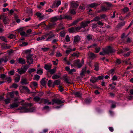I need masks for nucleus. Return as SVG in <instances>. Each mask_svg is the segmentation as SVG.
I'll list each match as a JSON object with an SVG mask.
<instances>
[{
  "mask_svg": "<svg viewBox=\"0 0 133 133\" xmlns=\"http://www.w3.org/2000/svg\"><path fill=\"white\" fill-rule=\"evenodd\" d=\"M24 102V100H23L21 102H18L17 103H13L10 104V108H14L16 107L19 105L18 103H22L21 105H24V106L18 108V110H21V112H26L33 111V110L32 109H27V108L33 105V104L31 103H27L24 104L23 103Z\"/></svg>",
  "mask_w": 133,
  "mask_h": 133,
  "instance_id": "f257e3e1",
  "label": "nucleus"
},
{
  "mask_svg": "<svg viewBox=\"0 0 133 133\" xmlns=\"http://www.w3.org/2000/svg\"><path fill=\"white\" fill-rule=\"evenodd\" d=\"M54 35L52 32H50L49 33H46L45 35L41 37H38L36 39L37 41H42L45 39V38H47L46 39V41H49L51 40V38L54 37Z\"/></svg>",
  "mask_w": 133,
  "mask_h": 133,
  "instance_id": "f03ea898",
  "label": "nucleus"
},
{
  "mask_svg": "<svg viewBox=\"0 0 133 133\" xmlns=\"http://www.w3.org/2000/svg\"><path fill=\"white\" fill-rule=\"evenodd\" d=\"M25 53L28 54L26 57L27 63L30 64L32 63L33 62L32 56V54H29L31 52L30 49H28L25 51Z\"/></svg>",
  "mask_w": 133,
  "mask_h": 133,
  "instance_id": "7ed1b4c3",
  "label": "nucleus"
},
{
  "mask_svg": "<svg viewBox=\"0 0 133 133\" xmlns=\"http://www.w3.org/2000/svg\"><path fill=\"white\" fill-rule=\"evenodd\" d=\"M103 52H100L99 54L101 55H104L106 54H108L113 52L110 46L103 49Z\"/></svg>",
  "mask_w": 133,
  "mask_h": 133,
  "instance_id": "20e7f679",
  "label": "nucleus"
},
{
  "mask_svg": "<svg viewBox=\"0 0 133 133\" xmlns=\"http://www.w3.org/2000/svg\"><path fill=\"white\" fill-rule=\"evenodd\" d=\"M65 101L64 100L62 101L57 99H54L52 101V104L53 105L55 103L57 104H59L64 103Z\"/></svg>",
  "mask_w": 133,
  "mask_h": 133,
  "instance_id": "39448f33",
  "label": "nucleus"
},
{
  "mask_svg": "<svg viewBox=\"0 0 133 133\" xmlns=\"http://www.w3.org/2000/svg\"><path fill=\"white\" fill-rule=\"evenodd\" d=\"M61 4V1L59 0H56L53 3L52 5L51 6L52 8H55L56 7H58Z\"/></svg>",
  "mask_w": 133,
  "mask_h": 133,
  "instance_id": "423d86ee",
  "label": "nucleus"
},
{
  "mask_svg": "<svg viewBox=\"0 0 133 133\" xmlns=\"http://www.w3.org/2000/svg\"><path fill=\"white\" fill-rule=\"evenodd\" d=\"M79 5V3L78 2L72 1L71 3V5L72 8H76Z\"/></svg>",
  "mask_w": 133,
  "mask_h": 133,
  "instance_id": "0eeeda50",
  "label": "nucleus"
},
{
  "mask_svg": "<svg viewBox=\"0 0 133 133\" xmlns=\"http://www.w3.org/2000/svg\"><path fill=\"white\" fill-rule=\"evenodd\" d=\"M41 103H44V104L47 103L48 105L52 104V102H49V100L47 99H42Z\"/></svg>",
  "mask_w": 133,
  "mask_h": 133,
  "instance_id": "6e6552de",
  "label": "nucleus"
},
{
  "mask_svg": "<svg viewBox=\"0 0 133 133\" xmlns=\"http://www.w3.org/2000/svg\"><path fill=\"white\" fill-rule=\"evenodd\" d=\"M88 57L90 59H92L96 57V55L93 53L89 52L88 54Z\"/></svg>",
  "mask_w": 133,
  "mask_h": 133,
  "instance_id": "1a4fd4ad",
  "label": "nucleus"
},
{
  "mask_svg": "<svg viewBox=\"0 0 133 133\" xmlns=\"http://www.w3.org/2000/svg\"><path fill=\"white\" fill-rule=\"evenodd\" d=\"M90 22V21H87L85 22H82L81 23V26L82 28H85L88 26V24Z\"/></svg>",
  "mask_w": 133,
  "mask_h": 133,
  "instance_id": "9d476101",
  "label": "nucleus"
},
{
  "mask_svg": "<svg viewBox=\"0 0 133 133\" xmlns=\"http://www.w3.org/2000/svg\"><path fill=\"white\" fill-rule=\"evenodd\" d=\"M34 100L35 102L38 103H41V100L42 99H41L39 97L36 96L34 97Z\"/></svg>",
  "mask_w": 133,
  "mask_h": 133,
  "instance_id": "9b49d317",
  "label": "nucleus"
},
{
  "mask_svg": "<svg viewBox=\"0 0 133 133\" xmlns=\"http://www.w3.org/2000/svg\"><path fill=\"white\" fill-rule=\"evenodd\" d=\"M62 19L61 18H60L59 16L54 17L51 19V21L52 22H54L58 19Z\"/></svg>",
  "mask_w": 133,
  "mask_h": 133,
  "instance_id": "f8f14e48",
  "label": "nucleus"
},
{
  "mask_svg": "<svg viewBox=\"0 0 133 133\" xmlns=\"http://www.w3.org/2000/svg\"><path fill=\"white\" fill-rule=\"evenodd\" d=\"M17 70L18 73L20 74H22L26 72V70L23 69L22 68L18 69Z\"/></svg>",
  "mask_w": 133,
  "mask_h": 133,
  "instance_id": "ddd939ff",
  "label": "nucleus"
},
{
  "mask_svg": "<svg viewBox=\"0 0 133 133\" xmlns=\"http://www.w3.org/2000/svg\"><path fill=\"white\" fill-rule=\"evenodd\" d=\"M52 65L51 64H45L44 66V68L46 70L49 71L51 68Z\"/></svg>",
  "mask_w": 133,
  "mask_h": 133,
  "instance_id": "4468645a",
  "label": "nucleus"
},
{
  "mask_svg": "<svg viewBox=\"0 0 133 133\" xmlns=\"http://www.w3.org/2000/svg\"><path fill=\"white\" fill-rule=\"evenodd\" d=\"M38 84L36 82H32L30 85V87L31 88H32L33 87H37Z\"/></svg>",
  "mask_w": 133,
  "mask_h": 133,
  "instance_id": "2eb2a0df",
  "label": "nucleus"
},
{
  "mask_svg": "<svg viewBox=\"0 0 133 133\" xmlns=\"http://www.w3.org/2000/svg\"><path fill=\"white\" fill-rule=\"evenodd\" d=\"M19 63L21 64H24L25 63V60L22 58H20L18 59Z\"/></svg>",
  "mask_w": 133,
  "mask_h": 133,
  "instance_id": "dca6fc26",
  "label": "nucleus"
},
{
  "mask_svg": "<svg viewBox=\"0 0 133 133\" xmlns=\"http://www.w3.org/2000/svg\"><path fill=\"white\" fill-rule=\"evenodd\" d=\"M1 17L3 18V21L4 23L5 24H6L8 20L6 16L4 15H1Z\"/></svg>",
  "mask_w": 133,
  "mask_h": 133,
  "instance_id": "f3484780",
  "label": "nucleus"
},
{
  "mask_svg": "<svg viewBox=\"0 0 133 133\" xmlns=\"http://www.w3.org/2000/svg\"><path fill=\"white\" fill-rule=\"evenodd\" d=\"M82 20V18H78L76 20H75L72 23V25H76L77 23L80 21H81Z\"/></svg>",
  "mask_w": 133,
  "mask_h": 133,
  "instance_id": "a211bd4d",
  "label": "nucleus"
},
{
  "mask_svg": "<svg viewBox=\"0 0 133 133\" xmlns=\"http://www.w3.org/2000/svg\"><path fill=\"white\" fill-rule=\"evenodd\" d=\"M23 28H20L18 30V31L19 32L20 34L22 36H25L26 34L25 32L22 31Z\"/></svg>",
  "mask_w": 133,
  "mask_h": 133,
  "instance_id": "6ab92c4d",
  "label": "nucleus"
},
{
  "mask_svg": "<svg viewBox=\"0 0 133 133\" xmlns=\"http://www.w3.org/2000/svg\"><path fill=\"white\" fill-rule=\"evenodd\" d=\"M80 39L79 37L78 36L75 37L74 42L75 43L78 42Z\"/></svg>",
  "mask_w": 133,
  "mask_h": 133,
  "instance_id": "aec40b11",
  "label": "nucleus"
},
{
  "mask_svg": "<svg viewBox=\"0 0 133 133\" xmlns=\"http://www.w3.org/2000/svg\"><path fill=\"white\" fill-rule=\"evenodd\" d=\"M41 83L43 86L45 85L46 83V79L45 78L42 79L41 81Z\"/></svg>",
  "mask_w": 133,
  "mask_h": 133,
  "instance_id": "412c9836",
  "label": "nucleus"
},
{
  "mask_svg": "<svg viewBox=\"0 0 133 133\" xmlns=\"http://www.w3.org/2000/svg\"><path fill=\"white\" fill-rule=\"evenodd\" d=\"M8 61V59L6 57H5L4 58H1L0 59V63L3 61L5 62H6Z\"/></svg>",
  "mask_w": 133,
  "mask_h": 133,
  "instance_id": "4be33fe9",
  "label": "nucleus"
},
{
  "mask_svg": "<svg viewBox=\"0 0 133 133\" xmlns=\"http://www.w3.org/2000/svg\"><path fill=\"white\" fill-rule=\"evenodd\" d=\"M97 24H93L92 25V28L93 31L96 32H98V31H96L95 30V29L97 27Z\"/></svg>",
  "mask_w": 133,
  "mask_h": 133,
  "instance_id": "5701e85b",
  "label": "nucleus"
},
{
  "mask_svg": "<svg viewBox=\"0 0 133 133\" xmlns=\"http://www.w3.org/2000/svg\"><path fill=\"white\" fill-rule=\"evenodd\" d=\"M95 69L96 71H98L99 70V65L98 63H96L94 64Z\"/></svg>",
  "mask_w": 133,
  "mask_h": 133,
  "instance_id": "b1692460",
  "label": "nucleus"
},
{
  "mask_svg": "<svg viewBox=\"0 0 133 133\" xmlns=\"http://www.w3.org/2000/svg\"><path fill=\"white\" fill-rule=\"evenodd\" d=\"M98 4L96 3H92L88 5L89 7L91 8H93L96 6L98 5Z\"/></svg>",
  "mask_w": 133,
  "mask_h": 133,
  "instance_id": "393cba45",
  "label": "nucleus"
},
{
  "mask_svg": "<svg viewBox=\"0 0 133 133\" xmlns=\"http://www.w3.org/2000/svg\"><path fill=\"white\" fill-rule=\"evenodd\" d=\"M37 73L39 75H41L43 73V70L41 68L38 69H37Z\"/></svg>",
  "mask_w": 133,
  "mask_h": 133,
  "instance_id": "a878e982",
  "label": "nucleus"
},
{
  "mask_svg": "<svg viewBox=\"0 0 133 133\" xmlns=\"http://www.w3.org/2000/svg\"><path fill=\"white\" fill-rule=\"evenodd\" d=\"M97 80V78L92 77L91 78V79H90V81L92 83H94L96 82Z\"/></svg>",
  "mask_w": 133,
  "mask_h": 133,
  "instance_id": "bb28decb",
  "label": "nucleus"
},
{
  "mask_svg": "<svg viewBox=\"0 0 133 133\" xmlns=\"http://www.w3.org/2000/svg\"><path fill=\"white\" fill-rule=\"evenodd\" d=\"M21 83L22 84H27L28 83V82H27L26 79L25 78L22 79L21 80Z\"/></svg>",
  "mask_w": 133,
  "mask_h": 133,
  "instance_id": "cd10ccee",
  "label": "nucleus"
},
{
  "mask_svg": "<svg viewBox=\"0 0 133 133\" xmlns=\"http://www.w3.org/2000/svg\"><path fill=\"white\" fill-rule=\"evenodd\" d=\"M70 13L73 15H75L76 13V12L75 11V10L72 9H70L69 10Z\"/></svg>",
  "mask_w": 133,
  "mask_h": 133,
  "instance_id": "c85d7f7f",
  "label": "nucleus"
},
{
  "mask_svg": "<svg viewBox=\"0 0 133 133\" xmlns=\"http://www.w3.org/2000/svg\"><path fill=\"white\" fill-rule=\"evenodd\" d=\"M79 55V53H74L71 54V56L73 57H78Z\"/></svg>",
  "mask_w": 133,
  "mask_h": 133,
  "instance_id": "c756f323",
  "label": "nucleus"
},
{
  "mask_svg": "<svg viewBox=\"0 0 133 133\" xmlns=\"http://www.w3.org/2000/svg\"><path fill=\"white\" fill-rule=\"evenodd\" d=\"M0 39L5 42H7L6 38L4 36H0Z\"/></svg>",
  "mask_w": 133,
  "mask_h": 133,
  "instance_id": "7c9ffc66",
  "label": "nucleus"
},
{
  "mask_svg": "<svg viewBox=\"0 0 133 133\" xmlns=\"http://www.w3.org/2000/svg\"><path fill=\"white\" fill-rule=\"evenodd\" d=\"M36 15L40 18H42L43 16L41 13L37 12L36 14Z\"/></svg>",
  "mask_w": 133,
  "mask_h": 133,
  "instance_id": "2f4dec72",
  "label": "nucleus"
},
{
  "mask_svg": "<svg viewBox=\"0 0 133 133\" xmlns=\"http://www.w3.org/2000/svg\"><path fill=\"white\" fill-rule=\"evenodd\" d=\"M74 94L76 95L77 97H80L81 95V94L80 92H74Z\"/></svg>",
  "mask_w": 133,
  "mask_h": 133,
  "instance_id": "473e14b6",
  "label": "nucleus"
},
{
  "mask_svg": "<svg viewBox=\"0 0 133 133\" xmlns=\"http://www.w3.org/2000/svg\"><path fill=\"white\" fill-rule=\"evenodd\" d=\"M68 31L70 32H74L75 31V28L72 27L69 29Z\"/></svg>",
  "mask_w": 133,
  "mask_h": 133,
  "instance_id": "72a5a7b5",
  "label": "nucleus"
},
{
  "mask_svg": "<svg viewBox=\"0 0 133 133\" xmlns=\"http://www.w3.org/2000/svg\"><path fill=\"white\" fill-rule=\"evenodd\" d=\"M56 68H54L53 69L50 70L49 72H50L51 74H53L56 71Z\"/></svg>",
  "mask_w": 133,
  "mask_h": 133,
  "instance_id": "f704fd0d",
  "label": "nucleus"
},
{
  "mask_svg": "<svg viewBox=\"0 0 133 133\" xmlns=\"http://www.w3.org/2000/svg\"><path fill=\"white\" fill-rule=\"evenodd\" d=\"M59 77V76L58 75H55L52 76L53 79H55L58 78Z\"/></svg>",
  "mask_w": 133,
  "mask_h": 133,
  "instance_id": "c9c22d12",
  "label": "nucleus"
},
{
  "mask_svg": "<svg viewBox=\"0 0 133 133\" xmlns=\"http://www.w3.org/2000/svg\"><path fill=\"white\" fill-rule=\"evenodd\" d=\"M129 8L127 7H124L123 9V11L124 12L126 13L129 11Z\"/></svg>",
  "mask_w": 133,
  "mask_h": 133,
  "instance_id": "e433bc0d",
  "label": "nucleus"
},
{
  "mask_svg": "<svg viewBox=\"0 0 133 133\" xmlns=\"http://www.w3.org/2000/svg\"><path fill=\"white\" fill-rule=\"evenodd\" d=\"M76 70L75 69H72L70 70L69 71V73L70 74H72L73 72H75Z\"/></svg>",
  "mask_w": 133,
  "mask_h": 133,
  "instance_id": "4c0bfd02",
  "label": "nucleus"
},
{
  "mask_svg": "<svg viewBox=\"0 0 133 133\" xmlns=\"http://www.w3.org/2000/svg\"><path fill=\"white\" fill-rule=\"evenodd\" d=\"M35 71L36 69L35 68L31 69H30L28 71V72L29 73L31 74V73Z\"/></svg>",
  "mask_w": 133,
  "mask_h": 133,
  "instance_id": "58836bf2",
  "label": "nucleus"
},
{
  "mask_svg": "<svg viewBox=\"0 0 133 133\" xmlns=\"http://www.w3.org/2000/svg\"><path fill=\"white\" fill-rule=\"evenodd\" d=\"M5 79L6 80V81L8 83H9L11 81V79L10 77H7L5 78Z\"/></svg>",
  "mask_w": 133,
  "mask_h": 133,
  "instance_id": "ea45409f",
  "label": "nucleus"
},
{
  "mask_svg": "<svg viewBox=\"0 0 133 133\" xmlns=\"http://www.w3.org/2000/svg\"><path fill=\"white\" fill-rule=\"evenodd\" d=\"M4 101L5 103V104H7L10 103V99L9 98H6L5 99Z\"/></svg>",
  "mask_w": 133,
  "mask_h": 133,
  "instance_id": "a19ab883",
  "label": "nucleus"
},
{
  "mask_svg": "<svg viewBox=\"0 0 133 133\" xmlns=\"http://www.w3.org/2000/svg\"><path fill=\"white\" fill-rule=\"evenodd\" d=\"M8 94L10 95L11 98H13L14 97V92H9L8 93Z\"/></svg>",
  "mask_w": 133,
  "mask_h": 133,
  "instance_id": "79ce46f5",
  "label": "nucleus"
},
{
  "mask_svg": "<svg viewBox=\"0 0 133 133\" xmlns=\"http://www.w3.org/2000/svg\"><path fill=\"white\" fill-rule=\"evenodd\" d=\"M112 104L111 105V107L112 108H114L116 107V103L115 102L112 101Z\"/></svg>",
  "mask_w": 133,
  "mask_h": 133,
  "instance_id": "37998d69",
  "label": "nucleus"
},
{
  "mask_svg": "<svg viewBox=\"0 0 133 133\" xmlns=\"http://www.w3.org/2000/svg\"><path fill=\"white\" fill-rule=\"evenodd\" d=\"M101 19V18L99 16H97L95 17L94 19V21H98Z\"/></svg>",
  "mask_w": 133,
  "mask_h": 133,
  "instance_id": "c03bdc74",
  "label": "nucleus"
},
{
  "mask_svg": "<svg viewBox=\"0 0 133 133\" xmlns=\"http://www.w3.org/2000/svg\"><path fill=\"white\" fill-rule=\"evenodd\" d=\"M65 40L67 42H69L70 41V38L68 35H66Z\"/></svg>",
  "mask_w": 133,
  "mask_h": 133,
  "instance_id": "a18cd8bd",
  "label": "nucleus"
},
{
  "mask_svg": "<svg viewBox=\"0 0 133 133\" xmlns=\"http://www.w3.org/2000/svg\"><path fill=\"white\" fill-rule=\"evenodd\" d=\"M34 79L38 80L40 76L38 75H36L34 76Z\"/></svg>",
  "mask_w": 133,
  "mask_h": 133,
  "instance_id": "49530a36",
  "label": "nucleus"
},
{
  "mask_svg": "<svg viewBox=\"0 0 133 133\" xmlns=\"http://www.w3.org/2000/svg\"><path fill=\"white\" fill-rule=\"evenodd\" d=\"M15 36L13 34H11L8 37V38H10L11 39H13L15 37Z\"/></svg>",
  "mask_w": 133,
  "mask_h": 133,
  "instance_id": "de8ad7c7",
  "label": "nucleus"
},
{
  "mask_svg": "<svg viewBox=\"0 0 133 133\" xmlns=\"http://www.w3.org/2000/svg\"><path fill=\"white\" fill-rule=\"evenodd\" d=\"M60 83V81L59 80H57L55 81L54 82V84L55 85H58Z\"/></svg>",
  "mask_w": 133,
  "mask_h": 133,
  "instance_id": "09e8293b",
  "label": "nucleus"
},
{
  "mask_svg": "<svg viewBox=\"0 0 133 133\" xmlns=\"http://www.w3.org/2000/svg\"><path fill=\"white\" fill-rule=\"evenodd\" d=\"M65 33L64 31H62L60 33V35L62 37H64L65 36Z\"/></svg>",
  "mask_w": 133,
  "mask_h": 133,
  "instance_id": "8fccbe9b",
  "label": "nucleus"
},
{
  "mask_svg": "<svg viewBox=\"0 0 133 133\" xmlns=\"http://www.w3.org/2000/svg\"><path fill=\"white\" fill-rule=\"evenodd\" d=\"M64 18L67 19H68L71 20L72 19V17L69 15H66L65 16Z\"/></svg>",
  "mask_w": 133,
  "mask_h": 133,
  "instance_id": "3c124183",
  "label": "nucleus"
},
{
  "mask_svg": "<svg viewBox=\"0 0 133 133\" xmlns=\"http://www.w3.org/2000/svg\"><path fill=\"white\" fill-rule=\"evenodd\" d=\"M84 64V61H82V62L81 63H79L78 65H77L78 66V68H81L83 65Z\"/></svg>",
  "mask_w": 133,
  "mask_h": 133,
  "instance_id": "603ef678",
  "label": "nucleus"
},
{
  "mask_svg": "<svg viewBox=\"0 0 133 133\" xmlns=\"http://www.w3.org/2000/svg\"><path fill=\"white\" fill-rule=\"evenodd\" d=\"M101 17L102 18L104 19L105 20H106L107 19L106 15L104 14L101 15Z\"/></svg>",
  "mask_w": 133,
  "mask_h": 133,
  "instance_id": "864d4df0",
  "label": "nucleus"
},
{
  "mask_svg": "<svg viewBox=\"0 0 133 133\" xmlns=\"http://www.w3.org/2000/svg\"><path fill=\"white\" fill-rule=\"evenodd\" d=\"M20 79V77L18 76V77H16L15 79V82H18L19 81Z\"/></svg>",
  "mask_w": 133,
  "mask_h": 133,
  "instance_id": "5fc2aeb1",
  "label": "nucleus"
},
{
  "mask_svg": "<svg viewBox=\"0 0 133 133\" xmlns=\"http://www.w3.org/2000/svg\"><path fill=\"white\" fill-rule=\"evenodd\" d=\"M41 49L43 51L45 52L48 51L49 49V48H42Z\"/></svg>",
  "mask_w": 133,
  "mask_h": 133,
  "instance_id": "6e6d98bb",
  "label": "nucleus"
},
{
  "mask_svg": "<svg viewBox=\"0 0 133 133\" xmlns=\"http://www.w3.org/2000/svg\"><path fill=\"white\" fill-rule=\"evenodd\" d=\"M56 56L57 57H59L61 56L62 55L59 52H56Z\"/></svg>",
  "mask_w": 133,
  "mask_h": 133,
  "instance_id": "4d7b16f0",
  "label": "nucleus"
},
{
  "mask_svg": "<svg viewBox=\"0 0 133 133\" xmlns=\"http://www.w3.org/2000/svg\"><path fill=\"white\" fill-rule=\"evenodd\" d=\"M97 80H103L104 78V76H99L97 78Z\"/></svg>",
  "mask_w": 133,
  "mask_h": 133,
  "instance_id": "13d9d810",
  "label": "nucleus"
},
{
  "mask_svg": "<svg viewBox=\"0 0 133 133\" xmlns=\"http://www.w3.org/2000/svg\"><path fill=\"white\" fill-rule=\"evenodd\" d=\"M92 36L91 35H88L87 36V39L89 40L91 39L92 38Z\"/></svg>",
  "mask_w": 133,
  "mask_h": 133,
  "instance_id": "bf43d9fd",
  "label": "nucleus"
},
{
  "mask_svg": "<svg viewBox=\"0 0 133 133\" xmlns=\"http://www.w3.org/2000/svg\"><path fill=\"white\" fill-rule=\"evenodd\" d=\"M85 8V7L83 5H81L79 7V9H81L82 10H84Z\"/></svg>",
  "mask_w": 133,
  "mask_h": 133,
  "instance_id": "052dcab7",
  "label": "nucleus"
},
{
  "mask_svg": "<svg viewBox=\"0 0 133 133\" xmlns=\"http://www.w3.org/2000/svg\"><path fill=\"white\" fill-rule=\"evenodd\" d=\"M130 52H128L126 54H124V57H126L129 56L130 55Z\"/></svg>",
  "mask_w": 133,
  "mask_h": 133,
  "instance_id": "680f3d73",
  "label": "nucleus"
},
{
  "mask_svg": "<svg viewBox=\"0 0 133 133\" xmlns=\"http://www.w3.org/2000/svg\"><path fill=\"white\" fill-rule=\"evenodd\" d=\"M52 82L51 80H49L48 82V85L49 87H50L51 86Z\"/></svg>",
  "mask_w": 133,
  "mask_h": 133,
  "instance_id": "e2e57ef3",
  "label": "nucleus"
},
{
  "mask_svg": "<svg viewBox=\"0 0 133 133\" xmlns=\"http://www.w3.org/2000/svg\"><path fill=\"white\" fill-rule=\"evenodd\" d=\"M9 73L11 75H13L14 73V70H11L9 71Z\"/></svg>",
  "mask_w": 133,
  "mask_h": 133,
  "instance_id": "0e129e2a",
  "label": "nucleus"
},
{
  "mask_svg": "<svg viewBox=\"0 0 133 133\" xmlns=\"http://www.w3.org/2000/svg\"><path fill=\"white\" fill-rule=\"evenodd\" d=\"M100 49V47H98V48H96L95 49L96 52L97 53L99 51Z\"/></svg>",
  "mask_w": 133,
  "mask_h": 133,
  "instance_id": "69168bd1",
  "label": "nucleus"
},
{
  "mask_svg": "<svg viewBox=\"0 0 133 133\" xmlns=\"http://www.w3.org/2000/svg\"><path fill=\"white\" fill-rule=\"evenodd\" d=\"M18 86V85L16 84H14L12 85V87L15 89L17 88Z\"/></svg>",
  "mask_w": 133,
  "mask_h": 133,
  "instance_id": "338daca9",
  "label": "nucleus"
},
{
  "mask_svg": "<svg viewBox=\"0 0 133 133\" xmlns=\"http://www.w3.org/2000/svg\"><path fill=\"white\" fill-rule=\"evenodd\" d=\"M125 23L124 22H122L119 24V25L120 26H123L125 24Z\"/></svg>",
  "mask_w": 133,
  "mask_h": 133,
  "instance_id": "774afa93",
  "label": "nucleus"
}]
</instances>
